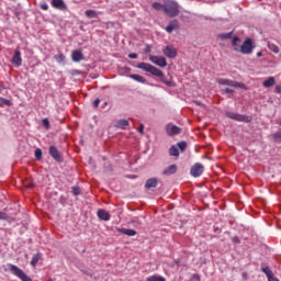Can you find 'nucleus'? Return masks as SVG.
I'll use <instances>...</instances> for the list:
<instances>
[{
	"mask_svg": "<svg viewBox=\"0 0 281 281\" xmlns=\"http://www.w3.org/2000/svg\"><path fill=\"white\" fill-rule=\"evenodd\" d=\"M164 12L169 16V19H175V16H179L181 5H179V2L175 0H166L164 3Z\"/></svg>",
	"mask_w": 281,
	"mask_h": 281,
	"instance_id": "1",
	"label": "nucleus"
},
{
	"mask_svg": "<svg viewBox=\"0 0 281 281\" xmlns=\"http://www.w3.org/2000/svg\"><path fill=\"white\" fill-rule=\"evenodd\" d=\"M137 69H143V71H147V74H151V76H156V78H164V71L150 64L139 63Z\"/></svg>",
	"mask_w": 281,
	"mask_h": 281,
	"instance_id": "2",
	"label": "nucleus"
},
{
	"mask_svg": "<svg viewBox=\"0 0 281 281\" xmlns=\"http://www.w3.org/2000/svg\"><path fill=\"white\" fill-rule=\"evenodd\" d=\"M7 267H8L9 271H11V273H13V276H16V278H20V280L32 281V279L23 270H21V268H19L18 266L8 263Z\"/></svg>",
	"mask_w": 281,
	"mask_h": 281,
	"instance_id": "3",
	"label": "nucleus"
},
{
	"mask_svg": "<svg viewBox=\"0 0 281 281\" xmlns=\"http://www.w3.org/2000/svg\"><path fill=\"white\" fill-rule=\"evenodd\" d=\"M234 52H240V54H252L254 53V42L251 38H246L240 47H235Z\"/></svg>",
	"mask_w": 281,
	"mask_h": 281,
	"instance_id": "4",
	"label": "nucleus"
},
{
	"mask_svg": "<svg viewBox=\"0 0 281 281\" xmlns=\"http://www.w3.org/2000/svg\"><path fill=\"white\" fill-rule=\"evenodd\" d=\"M216 83L217 85H223L225 87H233L234 89H247V86H245V83L234 81V80H231V79L217 78Z\"/></svg>",
	"mask_w": 281,
	"mask_h": 281,
	"instance_id": "5",
	"label": "nucleus"
},
{
	"mask_svg": "<svg viewBox=\"0 0 281 281\" xmlns=\"http://www.w3.org/2000/svg\"><path fill=\"white\" fill-rule=\"evenodd\" d=\"M188 148V143L180 142L169 148L170 157H179V150L183 153Z\"/></svg>",
	"mask_w": 281,
	"mask_h": 281,
	"instance_id": "6",
	"label": "nucleus"
},
{
	"mask_svg": "<svg viewBox=\"0 0 281 281\" xmlns=\"http://www.w3.org/2000/svg\"><path fill=\"white\" fill-rule=\"evenodd\" d=\"M226 116H228L229 120H235V122H251V116L243 115L239 113L226 112Z\"/></svg>",
	"mask_w": 281,
	"mask_h": 281,
	"instance_id": "7",
	"label": "nucleus"
},
{
	"mask_svg": "<svg viewBox=\"0 0 281 281\" xmlns=\"http://www.w3.org/2000/svg\"><path fill=\"white\" fill-rule=\"evenodd\" d=\"M149 60L158 67H168V61H166V57L164 56L149 55Z\"/></svg>",
	"mask_w": 281,
	"mask_h": 281,
	"instance_id": "8",
	"label": "nucleus"
},
{
	"mask_svg": "<svg viewBox=\"0 0 281 281\" xmlns=\"http://www.w3.org/2000/svg\"><path fill=\"white\" fill-rule=\"evenodd\" d=\"M203 170H205V167L201 162H196L191 167L190 175L192 177H201L203 175Z\"/></svg>",
	"mask_w": 281,
	"mask_h": 281,
	"instance_id": "9",
	"label": "nucleus"
},
{
	"mask_svg": "<svg viewBox=\"0 0 281 281\" xmlns=\"http://www.w3.org/2000/svg\"><path fill=\"white\" fill-rule=\"evenodd\" d=\"M166 131H167V134L172 136V135H179L181 133V127L172 124V123H169L167 124L166 126Z\"/></svg>",
	"mask_w": 281,
	"mask_h": 281,
	"instance_id": "10",
	"label": "nucleus"
},
{
	"mask_svg": "<svg viewBox=\"0 0 281 281\" xmlns=\"http://www.w3.org/2000/svg\"><path fill=\"white\" fill-rule=\"evenodd\" d=\"M49 155L55 159V161H58L59 164L63 162V156L60 155V151H58V148L56 146L49 147Z\"/></svg>",
	"mask_w": 281,
	"mask_h": 281,
	"instance_id": "11",
	"label": "nucleus"
},
{
	"mask_svg": "<svg viewBox=\"0 0 281 281\" xmlns=\"http://www.w3.org/2000/svg\"><path fill=\"white\" fill-rule=\"evenodd\" d=\"M162 52L167 58H177V48L175 46H167Z\"/></svg>",
	"mask_w": 281,
	"mask_h": 281,
	"instance_id": "12",
	"label": "nucleus"
},
{
	"mask_svg": "<svg viewBox=\"0 0 281 281\" xmlns=\"http://www.w3.org/2000/svg\"><path fill=\"white\" fill-rule=\"evenodd\" d=\"M53 8H56V10H61L65 12L67 10V4H65L64 0H52Z\"/></svg>",
	"mask_w": 281,
	"mask_h": 281,
	"instance_id": "13",
	"label": "nucleus"
},
{
	"mask_svg": "<svg viewBox=\"0 0 281 281\" xmlns=\"http://www.w3.org/2000/svg\"><path fill=\"white\" fill-rule=\"evenodd\" d=\"M71 58L74 63H80V60H85V55L81 50L75 49L71 53Z\"/></svg>",
	"mask_w": 281,
	"mask_h": 281,
	"instance_id": "14",
	"label": "nucleus"
},
{
	"mask_svg": "<svg viewBox=\"0 0 281 281\" xmlns=\"http://www.w3.org/2000/svg\"><path fill=\"white\" fill-rule=\"evenodd\" d=\"M262 273H265V276H267L268 281H280V279L276 278V276H273V271H271V269L269 267L262 268L261 269Z\"/></svg>",
	"mask_w": 281,
	"mask_h": 281,
	"instance_id": "15",
	"label": "nucleus"
},
{
	"mask_svg": "<svg viewBox=\"0 0 281 281\" xmlns=\"http://www.w3.org/2000/svg\"><path fill=\"white\" fill-rule=\"evenodd\" d=\"M175 30H179V21H177V20L170 21L169 25L166 26V32L168 34H172V32H175Z\"/></svg>",
	"mask_w": 281,
	"mask_h": 281,
	"instance_id": "16",
	"label": "nucleus"
},
{
	"mask_svg": "<svg viewBox=\"0 0 281 281\" xmlns=\"http://www.w3.org/2000/svg\"><path fill=\"white\" fill-rule=\"evenodd\" d=\"M11 63L13 65H15L16 67H21V65L23 63V59L21 58V50H15Z\"/></svg>",
	"mask_w": 281,
	"mask_h": 281,
	"instance_id": "17",
	"label": "nucleus"
},
{
	"mask_svg": "<svg viewBox=\"0 0 281 281\" xmlns=\"http://www.w3.org/2000/svg\"><path fill=\"white\" fill-rule=\"evenodd\" d=\"M98 217L101 221H110L111 220V215L109 214V212H106L105 210H99L98 211Z\"/></svg>",
	"mask_w": 281,
	"mask_h": 281,
	"instance_id": "18",
	"label": "nucleus"
},
{
	"mask_svg": "<svg viewBox=\"0 0 281 281\" xmlns=\"http://www.w3.org/2000/svg\"><path fill=\"white\" fill-rule=\"evenodd\" d=\"M157 183H159L157 178L148 179L145 183V188H147V190H150V188H157Z\"/></svg>",
	"mask_w": 281,
	"mask_h": 281,
	"instance_id": "19",
	"label": "nucleus"
},
{
	"mask_svg": "<svg viewBox=\"0 0 281 281\" xmlns=\"http://www.w3.org/2000/svg\"><path fill=\"white\" fill-rule=\"evenodd\" d=\"M176 172H177V165H171L162 171V175L170 177V175H175Z\"/></svg>",
	"mask_w": 281,
	"mask_h": 281,
	"instance_id": "20",
	"label": "nucleus"
},
{
	"mask_svg": "<svg viewBox=\"0 0 281 281\" xmlns=\"http://www.w3.org/2000/svg\"><path fill=\"white\" fill-rule=\"evenodd\" d=\"M276 85V78L274 77H269L266 81H263L262 86L266 89H269L270 87H273Z\"/></svg>",
	"mask_w": 281,
	"mask_h": 281,
	"instance_id": "21",
	"label": "nucleus"
},
{
	"mask_svg": "<svg viewBox=\"0 0 281 281\" xmlns=\"http://www.w3.org/2000/svg\"><path fill=\"white\" fill-rule=\"evenodd\" d=\"M232 36H234V31H232L229 33H220L217 35V38H221V41H229V38H232Z\"/></svg>",
	"mask_w": 281,
	"mask_h": 281,
	"instance_id": "22",
	"label": "nucleus"
},
{
	"mask_svg": "<svg viewBox=\"0 0 281 281\" xmlns=\"http://www.w3.org/2000/svg\"><path fill=\"white\" fill-rule=\"evenodd\" d=\"M41 258H43V254L37 252L36 255H34L31 260L32 267H36V265H38V261L41 260Z\"/></svg>",
	"mask_w": 281,
	"mask_h": 281,
	"instance_id": "23",
	"label": "nucleus"
},
{
	"mask_svg": "<svg viewBox=\"0 0 281 281\" xmlns=\"http://www.w3.org/2000/svg\"><path fill=\"white\" fill-rule=\"evenodd\" d=\"M121 234H124L125 236H135L137 232L133 228H122Z\"/></svg>",
	"mask_w": 281,
	"mask_h": 281,
	"instance_id": "24",
	"label": "nucleus"
},
{
	"mask_svg": "<svg viewBox=\"0 0 281 281\" xmlns=\"http://www.w3.org/2000/svg\"><path fill=\"white\" fill-rule=\"evenodd\" d=\"M130 78H132V80H136V82H142L143 85L146 83V78L144 76L130 75Z\"/></svg>",
	"mask_w": 281,
	"mask_h": 281,
	"instance_id": "25",
	"label": "nucleus"
},
{
	"mask_svg": "<svg viewBox=\"0 0 281 281\" xmlns=\"http://www.w3.org/2000/svg\"><path fill=\"white\" fill-rule=\"evenodd\" d=\"M85 14L88 19H98V11L95 10H87Z\"/></svg>",
	"mask_w": 281,
	"mask_h": 281,
	"instance_id": "26",
	"label": "nucleus"
},
{
	"mask_svg": "<svg viewBox=\"0 0 281 281\" xmlns=\"http://www.w3.org/2000/svg\"><path fill=\"white\" fill-rule=\"evenodd\" d=\"M268 48L270 49V52H273L274 54H280V47H278V45L268 42Z\"/></svg>",
	"mask_w": 281,
	"mask_h": 281,
	"instance_id": "27",
	"label": "nucleus"
},
{
	"mask_svg": "<svg viewBox=\"0 0 281 281\" xmlns=\"http://www.w3.org/2000/svg\"><path fill=\"white\" fill-rule=\"evenodd\" d=\"M116 128H126L128 126V121L127 120H120L116 122Z\"/></svg>",
	"mask_w": 281,
	"mask_h": 281,
	"instance_id": "28",
	"label": "nucleus"
},
{
	"mask_svg": "<svg viewBox=\"0 0 281 281\" xmlns=\"http://www.w3.org/2000/svg\"><path fill=\"white\" fill-rule=\"evenodd\" d=\"M146 281H166V278L154 274V276L147 277Z\"/></svg>",
	"mask_w": 281,
	"mask_h": 281,
	"instance_id": "29",
	"label": "nucleus"
},
{
	"mask_svg": "<svg viewBox=\"0 0 281 281\" xmlns=\"http://www.w3.org/2000/svg\"><path fill=\"white\" fill-rule=\"evenodd\" d=\"M35 158L41 161L43 159V150L41 148L35 149Z\"/></svg>",
	"mask_w": 281,
	"mask_h": 281,
	"instance_id": "30",
	"label": "nucleus"
},
{
	"mask_svg": "<svg viewBox=\"0 0 281 281\" xmlns=\"http://www.w3.org/2000/svg\"><path fill=\"white\" fill-rule=\"evenodd\" d=\"M238 43H240V37H238V36L233 37L232 46L234 47V49H236V47H240V46H238Z\"/></svg>",
	"mask_w": 281,
	"mask_h": 281,
	"instance_id": "31",
	"label": "nucleus"
},
{
	"mask_svg": "<svg viewBox=\"0 0 281 281\" xmlns=\"http://www.w3.org/2000/svg\"><path fill=\"white\" fill-rule=\"evenodd\" d=\"M153 8H154V10H157V11H159V10L164 11V4H161L159 2H154Z\"/></svg>",
	"mask_w": 281,
	"mask_h": 281,
	"instance_id": "32",
	"label": "nucleus"
},
{
	"mask_svg": "<svg viewBox=\"0 0 281 281\" xmlns=\"http://www.w3.org/2000/svg\"><path fill=\"white\" fill-rule=\"evenodd\" d=\"M0 106H10V100L0 98Z\"/></svg>",
	"mask_w": 281,
	"mask_h": 281,
	"instance_id": "33",
	"label": "nucleus"
},
{
	"mask_svg": "<svg viewBox=\"0 0 281 281\" xmlns=\"http://www.w3.org/2000/svg\"><path fill=\"white\" fill-rule=\"evenodd\" d=\"M65 56L63 54L56 55L55 59L57 60V63H65Z\"/></svg>",
	"mask_w": 281,
	"mask_h": 281,
	"instance_id": "34",
	"label": "nucleus"
},
{
	"mask_svg": "<svg viewBox=\"0 0 281 281\" xmlns=\"http://www.w3.org/2000/svg\"><path fill=\"white\" fill-rule=\"evenodd\" d=\"M72 194H75V196L80 195V189H79V187H72Z\"/></svg>",
	"mask_w": 281,
	"mask_h": 281,
	"instance_id": "35",
	"label": "nucleus"
},
{
	"mask_svg": "<svg viewBox=\"0 0 281 281\" xmlns=\"http://www.w3.org/2000/svg\"><path fill=\"white\" fill-rule=\"evenodd\" d=\"M8 214H5L4 212L0 211V221H8Z\"/></svg>",
	"mask_w": 281,
	"mask_h": 281,
	"instance_id": "36",
	"label": "nucleus"
},
{
	"mask_svg": "<svg viewBox=\"0 0 281 281\" xmlns=\"http://www.w3.org/2000/svg\"><path fill=\"white\" fill-rule=\"evenodd\" d=\"M42 124L43 126H45V128H49V120L47 119L42 120Z\"/></svg>",
	"mask_w": 281,
	"mask_h": 281,
	"instance_id": "37",
	"label": "nucleus"
},
{
	"mask_svg": "<svg viewBox=\"0 0 281 281\" xmlns=\"http://www.w3.org/2000/svg\"><path fill=\"white\" fill-rule=\"evenodd\" d=\"M273 139H274L276 142H280V139H281V133H276V134H273Z\"/></svg>",
	"mask_w": 281,
	"mask_h": 281,
	"instance_id": "38",
	"label": "nucleus"
},
{
	"mask_svg": "<svg viewBox=\"0 0 281 281\" xmlns=\"http://www.w3.org/2000/svg\"><path fill=\"white\" fill-rule=\"evenodd\" d=\"M41 9L47 11L49 10V5L47 3H42Z\"/></svg>",
	"mask_w": 281,
	"mask_h": 281,
	"instance_id": "39",
	"label": "nucleus"
},
{
	"mask_svg": "<svg viewBox=\"0 0 281 281\" xmlns=\"http://www.w3.org/2000/svg\"><path fill=\"white\" fill-rule=\"evenodd\" d=\"M223 93H234V90L233 89H229V88H225L224 90H222Z\"/></svg>",
	"mask_w": 281,
	"mask_h": 281,
	"instance_id": "40",
	"label": "nucleus"
},
{
	"mask_svg": "<svg viewBox=\"0 0 281 281\" xmlns=\"http://www.w3.org/2000/svg\"><path fill=\"white\" fill-rule=\"evenodd\" d=\"M93 106L94 109H98V106H100V99L94 100Z\"/></svg>",
	"mask_w": 281,
	"mask_h": 281,
	"instance_id": "41",
	"label": "nucleus"
},
{
	"mask_svg": "<svg viewBox=\"0 0 281 281\" xmlns=\"http://www.w3.org/2000/svg\"><path fill=\"white\" fill-rule=\"evenodd\" d=\"M232 240L233 243H235V245H238V243H240V239L237 236L233 237Z\"/></svg>",
	"mask_w": 281,
	"mask_h": 281,
	"instance_id": "42",
	"label": "nucleus"
},
{
	"mask_svg": "<svg viewBox=\"0 0 281 281\" xmlns=\"http://www.w3.org/2000/svg\"><path fill=\"white\" fill-rule=\"evenodd\" d=\"M138 133L144 134V124H140L138 127Z\"/></svg>",
	"mask_w": 281,
	"mask_h": 281,
	"instance_id": "43",
	"label": "nucleus"
},
{
	"mask_svg": "<svg viewBox=\"0 0 281 281\" xmlns=\"http://www.w3.org/2000/svg\"><path fill=\"white\" fill-rule=\"evenodd\" d=\"M128 58L135 59V58H137V54L131 53V54L128 55Z\"/></svg>",
	"mask_w": 281,
	"mask_h": 281,
	"instance_id": "44",
	"label": "nucleus"
},
{
	"mask_svg": "<svg viewBox=\"0 0 281 281\" xmlns=\"http://www.w3.org/2000/svg\"><path fill=\"white\" fill-rule=\"evenodd\" d=\"M276 93H281V85L276 87Z\"/></svg>",
	"mask_w": 281,
	"mask_h": 281,
	"instance_id": "45",
	"label": "nucleus"
},
{
	"mask_svg": "<svg viewBox=\"0 0 281 281\" xmlns=\"http://www.w3.org/2000/svg\"><path fill=\"white\" fill-rule=\"evenodd\" d=\"M150 52V45H146L145 53L148 54Z\"/></svg>",
	"mask_w": 281,
	"mask_h": 281,
	"instance_id": "46",
	"label": "nucleus"
},
{
	"mask_svg": "<svg viewBox=\"0 0 281 281\" xmlns=\"http://www.w3.org/2000/svg\"><path fill=\"white\" fill-rule=\"evenodd\" d=\"M257 56H258V58H260V56H262V53L258 52Z\"/></svg>",
	"mask_w": 281,
	"mask_h": 281,
	"instance_id": "47",
	"label": "nucleus"
},
{
	"mask_svg": "<svg viewBox=\"0 0 281 281\" xmlns=\"http://www.w3.org/2000/svg\"><path fill=\"white\" fill-rule=\"evenodd\" d=\"M29 188H34V184H30Z\"/></svg>",
	"mask_w": 281,
	"mask_h": 281,
	"instance_id": "48",
	"label": "nucleus"
},
{
	"mask_svg": "<svg viewBox=\"0 0 281 281\" xmlns=\"http://www.w3.org/2000/svg\"><path fill=\"white\" fill-rule=\"evenodd\" d=\"M167 85L170 87V82H167Z\"/></svg>",
	"mask_w": 281,
	"mask_h": 281,
	"instance_id": "49",
	"label": "nucleus"
},
{
	"mask_svg": "<svg viewBox=\"0 0 281 281\" xmlns=\"http://www.w3.org/2000/svg\"><path fill=\"white\" fill-rule=\"evenodd\" d=\"M196 104H201L200 102H196Z\"/></svg>",
	"mask_w": 281,
	"mask_h": 281,
	"instance_id": "50",
	"label": "nucleus"
}]
</instances>
